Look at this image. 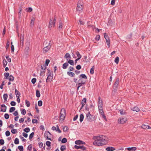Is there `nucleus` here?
Masks as SVG:
<instances>
[{"label": "nucleus", "mask_w": 151, "mask_h": 151, "mask_svg": "<svg viewBox=\"0 0 151 151\" xmlns=\"http://www.w3.org/2000/svg\"><path fill=\"white\" fill-rule=\"evenodd\" d=\"M132 110L134 111H135L137 112H139L140 111L139 108L137 106L134 107L132 109Z\"/></svg>", "instance_id": "obj_26"}, {"label": "nucleus", "mask_w": 151, "mask_h": 151, "mask_svg": "<svg viewBox=\"0 0 151 151\" xmlns=\"http://www.w3.org/2000/svg\"><path fill=\"white\" fill-rule=\"evenodd\" d=\"M8 96L7 93H4L3 95V98L5 101L4 102L6 101Z\"/></svg>", "instance_id": "obj_29"}, {"label": "nucleus", "mask_w": 151, "mask_h": 151, "mask_svg": "<svg viewBox=\"0 0 151 151\" xmlns=\"http://www.w3.org/2000/svg\"><path fill=\"white\" fill-rule=\"evenodd\" d=\"M6 58L8 61L9 63H11V59L9 57V56L8 55H6Z\"/></svg>", "instance_id": "obj_37"}, {"label": "nucleus", "mask_w": 151, "mask_h": 151, "mask_svg": "<svg viewBox=\"0 0 151 151\" xmlns=\"http://www.w3.org/2000/svg\"><path fill=\"white\" fill-rule=\"evenodd\" d=\"M85 142L81 140H76V145H85Z\"/></svg>", "instance_id": "obj_18"}, {"label": "nucleus", "mask_w": 151, "mask_h": 151, "mask_svg": "<svg viewBox=\"0 0 151 151\" xmlns=\"http://www.w3.org/2000/svg\"><path fill=\"white\" fill-rule=\"evenodd\" d=\"M16 103L14 101H12L10 103V104L12 106H14L16 105Z\"/></svg>", "instance_id": "obj_58"}, {"label": "nucleus", "mask_w": 151, "mask_h": 151, "mask_svg": "<svg viewBox=\"0 0 151 151\" xmlns=\"http://www.w3.org/2000/svg\"><path fill=\"white\" fill-rule=\"evenodd\" d=\"M67 142V139L65 138H63L61 140V142L63 143H65Z\"/></svg>", "instance_id": "obj_49"}, {"label": "nucleus", "mask_w": 151, "mask_h": 151, "mask_svg": "<svg viewBox=\"0 0 151 151\" xmlns=\"http://www.w3.org/2000/svg\"><path fill=\"white\" fill-rule=\"evenodd\" d=\"M66 149V147L65 145H62L61 146L60 149L61 151H63L65 150Z\"/></svg>", "instance_id": "obj_39"}, {"label": "nucleus", "mask_w": 151, "mask_h": 151, "mask_svg": "<svg viewBox=\"0 0 151 151\" xmlns=\"http://www.w3.org/2000/svg\"><path fill=\"white\" fill-rule=\"evenodd\" d=\"M3 67H5L6 66L7 63V62L5 59H4L3 60Z\"/></svg>", "instance_id": "obj_32"}, {"label": "nucleus", "mask_w": 151, "mask_h": 151, "mask_svg": "<svg viewBox=\"0 0 151 151\" xmlns=\"http://www.w3.org/2000/svg\"><path fill=\"white\" fill-rule=\"evenodd\" d=\"M4 140L3 139H1L0 140V144L1 145H3L4 144Z\"/></svg>", "instance_id": "obj_61"}, {"label": "nucleus", "mask_w": 151, "mask_h": 151, "mask_svg": "<svg viewBox=\"0 0 151 151\" xmlns=\"http://www.w3.org/2000/svg\"><path fill=\"white\" fill-rule=\"evenodd\" d=\"M81 149V150H84L86 149V147L83 145H76V149Z\"/></svg>", "instance_id": "obj_16"}, {"label": "nucleus", "mask_w": 151, "mask_h": 151, "mask_svg": "<svg viewBox=\"0 0 151 151\" xmlns=\"http://www.w3.org/2000/svg\"><path fill=\"white\" fill-rule=\"evenodd\" d=\"M4 117L6 119H7L9 118V115L8 114L6 113L4 114Z\"/></svg>", "instance_id": "obj_47"}, {"label": "nucleus", "mask_w": 151, "mask_h": 151, "mask_svg": "<svg viewBox=\"0 0 151 151\" xmlns=\"http://www.w3.org/2000/svg\"><path fill=\"white\" fill-rule=\"evenodd\" d=\"M136 149V148L135 147H128L127 148V150H132L134 151Z\"/></svg>", "instance_id": "obj_33"}, {"label": "nucleus", "mask_w": 151, "mask_h": 151, "mask_svg": "<svg viewBox=\"0 0 151 151\" xmlns=\"http://www.w3.org/2000/svg\"><path fill=\"white\" fill-rule=\"evenodd\" d=\"M119 61V58L118 57H116L114 60V62L116 64H118Z\"/></svg>", "instance_id": "obj_36"}, {"label": "nucleus", "mask_w": 151, "mask_h": 151, "mask_svg": "<svg viewBox=\"0 0 151 151\" xmlns=\"http://www.w3.org/2000/svg\"><path fill=\"white\" fill-rule=\"evenodd\" d=\"M32 145L31 144H30L27 147V149L29 150V151H31L32 150Z\"/></svg>", "instance_id": "obj_45"}, {"label": "nucleus", "mask_w": 151, "mask_h": 151, "mask_svg": "<svg viewBox=\"0 0 151 151\" xmlns=\"http://www.w3.org/2000/svg\"><path fill=\"white\" fill-rule=\"evenodd\" d=\"M98 104H102V100L100 97H99L98 98Z\"/></svg>", "instance_id": "obj_51"}, {"label": "nucleus", "mask_w": 151, "mask_h": 151, "mask_svg": "<svg viewBox=\"0 0 151 151\" xmlns=\"http://www.w3.org/2000/svg\"><path fill=\"white\" fill-rule=\"evenodd\" d=\"M25 104L27 107H29L30 106V103L27 100H25Z\"/></svg>", "instance_id": "obj_42"}, {"label": "nucleus", "mask_w": 151, "mask_h": 151, "mask_svg": "<svg viewBox=\"0 0 151 151\" xmlns=\"http://www.w3.org/2000/svg\"><path fill=\"white\" fill-rule=\"evenodd\" d=\"M67 74L70 76L71 77H73L74 76L75 74L74 73L70 72L68 71L67 72Z\"/></svg>", "instance_id": "obj_21"}, {"label": "nucleus", "mask_w": 151, "mask_h": 151, "mask_svg": "<svg viewBox=\"0 0 151 151\" xmlns=\"http://www.w3.org/2000/svg\"><path fill=\"white\" fill-rule=\"evenodd\" d=\"M84 116L83 114H81L80 115L79 120L80 122H82Z\"/></svg>", "instance_id": "obj_28"}, {"label": "nucleus", "mask_w": 151, "mask_h": 151, "mask_svg": "<svg viewBox=\"0 0 151 151\" xmlns=\"http://www.w3.org/2000/svg\"><path fill=\"white\" fill-rule=\"evenodd\" d=\"M83 85V84H82V83H77V84L76 85H77L78 86V87H77V90H78V89H79V88L81 87V86Z\"/></svg>", "instance_id": "obj_60"}, {"label": "nucleus", "mask_w": 151, "mask_h": 151, "mask_svg": "<svg viewBox=\"0 0 151 151\" xmlns=\"http://www.w3.org/2000/svg\"><path fill=\"white\" fill-rule=\"evenodd\" d=\"M5 134L6 136L8 137L10 135V132L9 131H6L5 132Z\"/></svg>", "instance_id": "obj_59"}, {"label": "nucleus", "mask_w": 151, "mask_h": 151, "mask_svg": "<svg viewBox=\"0 0 151 151\" xmlns=\"http://www.w3.org/2000/svg\"><path fill=\"white\" fill-rule=\"evenodd\" d=\"M119 78L116 79L114 85V88L112 93H115L117 89L119 86Z\"/></svg>", "instance_id": "obj_7"}, {"label": "nucleus", "mask_w": 151, "mask_h": 151, "mask_svg": "<svg viewBox=\"0 0 151 151\" xmlns=\"http://www.w3.org/2000/svg\"><path fill=\"white\" fill-rule=\"evenodd\" d=\"M104 37L106 39V44L109 48L110 47V40L108 36L106 33L104 34Z\"/></svg>", "instance_id": "obj_9"}, {"label": "nucleus", "mask_w": 151, "mask_h": 151, "mask_svg": "<svg viewBox=\"0 0 151 151\" xmlns=\"http://www.w3.org/2000/svg\"><path fill=\"white\" fill-rule=\"evenodd\" d=\"M36 81V79L35 78H33L31 80V82L33 84H35Z\"/></svg>", "instance_id": "obj_52"}, {"label": "nucleus", "mask_w": 151, "mask_h": 151, "mask_svg": "<svg viewBox=\"0 0 151 151\" xmlns=\"http://www.w3.org/2000/svg\"><path fill=\"white\" fill-rule=\"evenodd\" d=\"M53 76H47V77L46 80V82H48L51 81L52 79Z\"/></svg>", "instance_id": "obj_25"}, {"label": "nucleus", "mask_w": 151, "mask_h": 151, "mask_svg": "<svg viewBox=\"0 0 151 151\" xmlns=\"http://www.w3.org/2000/svg\"><path fill=\"white\" fill-rule=\"evenodd\" d=\"M63 130L64 132H66L68 130V128L67 127L65 126L63 127Z\"/></svg>", "instance_id": "obj_54"}, {"label": "nucleus", "mask_w": 151, "mask_h": 151, "mask_svg": "<svg viewBox=\"0 0 151 151\" xmlns=\"http://www.w3.org/2000/svg\"><path fill=\"white\" fill-rule=\"evenodd\" d=\"M96 139L93 142L94 145L96 146H102L105 145L107 143V140L105 139V137L102 135L94 137Z\"/></svg>", "instance_id": "obj_1"}, {"label": "nucleus", "mask_w": 151, "mask_h": 151, "mask_svg": "<svg viewBox=\"0 0 151 151\" xmlns=\"http://www.w3.org/2000/svg\"><path fill=\"white\" fill-rule=\"evenodd\" d=\"M57 131L59 133H60L61 132V131L59 129V126L57 125Z\"/></svg>", "instance_id": "obj_63"}, {"label": "nucleus", "mask_w": 151, "mask_h": 151, "mask_svg": "<svg viewBox=\"0 0 151 151\" xmlns=\"http://www.w3.org/2000/svg\"><path fill=\"white\" fill-rule=\"evenodd\" d=\"M44 47L43 49V53H44L47 52L50 49L51 47V45L50 44V42L48 43L46 41L44 42L43 44Z\"/></svg>", "instance_id": "obj_2"}, {"label": "nucleus", "mask_w": 151, "mask_h": 151, "mask_svg": "<svg viewBox=\"0 0 151 151\" xmlns=\"http://www.w3.org/2000/svg\"><path fill=\"white\" fill-rule=\"evenodd\" d=\"M15 110V108L14 107H12L10 108L9 112L10 113H12Z\"/></svg>", "instance_id": "obj_40"}, {"label": "nucleus", "mask_w": 151, "mask_h": 151, "mask_svg": "<svg viewBox=\"0 0 151 151\" xmlns=\"http://www.w3.org/2000/svg\"><path fill=\"white\" fill-rule=\"evenodd\" d=\"M95 119V116L91 114V112L89 111L86 114V119L87 121L89 122H91L93 121Z\"/></svg>", "instance_id": "obj_4"}, {"label": "nucleus", "mask_w": 151, "mask_h": 151, "mask_svg": "<svg viewBox=\"0 0 151 151\" xmlns=\"http://www.w3.org/2000/svg\"><path fill=\"white\" fill-rule=\"evenodd\" d=\"M26 111L25 109H23L21 110V113L23 115H24L26 114Z\"/></svg>", "instance_id": "obj_48"}, {"label": "nucleus", "mask_w": 151, "mask_h": 151, "mask_svg": "<svg viewBox=\"0 0 151 151\" xmlns=\"http://www.w3.org/2000/svg\"><path fill=\"white\" fill-rule=\"evenodd\" d=\"M95 68L94 66H93L90 70V73L91 74H93L94 73V71Z\"/></svg>", "instance_id": "obj_31"}, {"label": "nucleus", "mask_w": 151, "mask_h": 151, "mask_svg": "<svg viewBox=\"0 0 151 151\" xmlns=\"http://www.w3.org/2000/svg\"><path fill=\"white\" fill-rule=\"evenodd\" d=\"M115 150V149L113 147H106V150L108 151H113Z\"/></svg>", "instance_id": "obj_19"}, {"label": "nucleus", "mask_w": 151, "mask_h": 151, "mask_svg": "<svg viewBox=\"0 0 151 151\" xmlns=\"http://www.w3.org/2000/svg\"><path fill=\"white\" fill-rule=\"evenodd\" d=\"M141 127L144 129H147L151 128V127L148 125H143L141 126Z\"/></svg>", "instance_id": "obj_22"}, {"label": "nucleus", "mask_w": 151, "mask_h": 151, "mask_svg": "<svg viewBox=\"0 0 151 151\" xmlns=\"http://www.w3.org/2000/svg\"><path fill=\"white\" fill-rule=\"evenodd\" d=\"M68 65L69 64L68 63H65L63 64L62 68L63 69H65L67 68Z\"/></svg>", "instance_id": "obj_27"}, {"label": "nucleus", "mask_w": 151, "mask_h": 151, "mask_svg": "<svg viewBox=\"0 0 151 151\" xmlns=\"http://www.w3.org/2000/svg\"><path fill=\"white\" fill-rule=\"evenodd\" d=\"M55 25V22H52V20L50 19V21L49 23V28L50 29H51L52 26L54 27Z\"/></svg>", "instance_id": "obj_12"}, {"label": "nucleus", "mask_w": 151, "mask_h": 151, "mask_svg": "<svg viewBox=\"0 0 151 151\" xmlns=\"http://www.w3.org/2000/svg\"><path fill=\"white\" fill-rule=\"evenodd\" d=\"M34 134V132H32L29 135V140H31L33 137Z\"/></svg>", "instance_id": "obj_44"}, {"label": "nucleus", "mask_w": 151, "mask_h": 151, "mask_svg": "<svg viewBox=\"0 0 151 151\" xmlns=\"http://www.w3.org/2000/svg\"><path fill=\"white\" fill-rule=\"evenodd\" d=\"M9 41H8L7 42L6 44V50H7L8 49L9 47Z\"/></svg>", "instance_id": "obj_57"}, {"label": "nucleus", "mask_w": 151, "mask_h": 151, "mask_svg": "<svg viewBox=\"0 0 151 151\" xmlns=\"http://www.w3.org/2000/svg\"><path fill=\"white\" fill-rule=\"evenodd\" d=\"M79 79L82 78L86 79H87V77L86 75L85 74H81L79 77Z\"/></svg>", "instance_id": "obj_20"}, {"label": "nucleus", "mask_w": 151, "mask_h": 151, "mask_svg": "<svg viewBox=\"0 0 151 151\" xmlns=\"http://www.w3.org/2000/svg\"><path fill=\"white\" fill-rule=\"evenodd\" d=\"M64 58L66 59L67 61L70 60L71 58L70 55L68 53H66L65 54Z\"/></svg>", "instance_id": "obj_15"}, {"label": "nucleus", "mask_w": 151, "mask_h": 151, "mask_svg": "<svg viewBox=\"0 0 151 151\" xmlns=\"http://www.w3.org/2000/svg\"><path fill=\"white\" fill-rule=\"evenodd\" d=\"M68 61V64L69 63L70 65H74V61L73 60H70Z\"/></svg>", "instance_id": "obj_34"}, {"label": "nucleus", "mask_w": 151, "mask_h": 151, "mask_svg": "<svg viewBox=\"0 0 151 151\" xmlns=\"http://www.w3.org/2000/svg\"><path fill=\"white\" fill-rule=\"evenodd\" d=\"M4 75L5 76L4 78L6 79H8V77L9 76V74L8 73H4Z\"/></svg>", "instance_id": "obj_38"}, {"label": "nucleus", "mask_w": 151, "mask_h": 151, "mask_svg": "<svg viewBox=\"0 0 151 151\" xmlns=\"http://www.w3.org/2000/svg\"><path fill=\"white\" fill-rule=\"evenodd\" d=\"M99 109H102L103 108V104H98Z\"/></svg>", "instance_id": "obj_62"}, {"label": "nucleus", "mask_w": 151, "mask_h": 151, "mask_svg": "<svg viewBox=\"0 0 151 151\" xmlns=\"http://www.w3.org/2000/svg\"><path fill=\"white\" fill-rule=\"evenodd\" d=\"M78 82V83H81L83 85H84L86 83L82 79H80Z\"/></svg>", "instance_id": "obj_30"}, {"label": "nucleus", "mask_w": 151, "mask_h": 151, "mask_svg": "<svg viewBox=\"0 0 151 151\" xmlns=\"http://www.w3.org/2000/svg\"><path fill=\"white\" fill-rule=\"evenodd\" d=\"M86 98H84L81 101V106L80 108V109H81L86 104Z\"/></svg>", "instance_id": "obj_11"}, {"label": "nucleus", "mask_w": 151, "mask_h": 151, "mask_svg": "<svg viewBox=\"0 0 151 151\" xmlns=\"http://www.w3.org/2000/svg\"><path fill=\"white\" fill-rule=\"evenodd\" d=\"M51 142L49 141H47L46 142V145L48 147L50 146Z\"/></svg>", "instance_id": "obj_64"}, {"label": "nucleus", "mask_w": 151, "mask_h": 151, "mask_svg": "<svg viewBox=\"0 0 151 151\" xmlns=\"http://www.w3.org/2000/svg\"><path fill=\"white\" fill-rule=\"evenodd\" d=\"M100 38V36L99 35H97L95 38V40L98 41L99 40Z\"/></svg>", "instance_id": "obj_56"}, {"label": "nucleus", "mask_w": 151, "mask_h": 151, "mask_svg": "<svg viewBox=\"0 0 151 151\" xmlns=\"http://www.w3.org/2000/svg\"><path fill=\"white\" fill-rule=\"evenodd\" d=\"M99 109V111L100 113V114H101V115L102 114H104V112L103 111V108L102 109Z\"/></svg>", "instance_id": "obj_53"}, {"label": "nucleus", "mask_w": 151, "mask_h": 151, "mask_svg": "<svg viewBox=\"0 0 151 151\" xmlns=\"http://www.w3.org/2000/svg\"><path fill=\"white\" fill-rule=\"evenodd\" d=\"M11 132L13 134H15L17 132V131L16 129H12Z\"/></svg>", "instance_id": "obj_50"}, {"label": "nucleus", "mask_w": 151, "mask_h": 151, "mask_svg": "<svg viewBox=\"0 0 151 151\" xmlns=\"http://www.w3.org/2000/svg\"><path fill=\"white\" fill-rule=\"evenodd\" d=\"M76 55L78 58H76V63L81 58L82 56L78 51L77 52H76Z\"/></svg>", "instance_id": "obj_17"}, {"label": "nucleus", "mask_w": 151, "mask_h": 151, "mask_svg": "<svg viewBox=\"0 0 151 151\" xmlns=\"http://www.w3.org/2000/svg\"><path fill=\"white\" fill-rule=\"evenodd\" d=\"M14 143L15 144H19V139L18 138H16L14 139Z\"/></svg>", "instance_id": "obj_41"}, {"label": "nucleus", "mask_w": 151, "mask_h": 151, "mask_svg": "<svg viewBox=\"0 0 151 151\" xmlns=\"http://www.w3.org/2000/svg\"><path fill=\"white\" fill-rule=\"evenodd\" d=\"M24 36L23 34H21L20 37V45H22V46H23V41H24Z\"/></svg>", "instance_id": "obj_14"}, {"label": "nucleus", "mask_w": 151, "mask_h": 151, "mask_svg": "<svg viewBox=\"0 0 151 151\" xmlns=\"http://www.w3.org/2000/svg\"><path fill=\"white\" fill-rule=\"evenodd\" d=\"M89 106H88V104H86L85 106V110L87 111H89L90 109H92L94 110V107L91 100L89 101Z\"/></svg>", "instance_id": "obj_5"}, {"label": "nucleus", "mask_w": 151, "mask_h": 151, "mask_svg": "<svg viewBox=\"0 0 151 151\" xmlns=\"http://www.w3.org/2000/svg\"><path fill=\"white\" fill-rule=\"evenodd\" d=\"M83 4L81 1H79L77 4V6L76 8V10L78 12V14L79 13L83 11Z\"/></svg>", "instance_id": "obj_3"}, {"label": "nucleus", "mask_w": 151, "mask_h": 151, "mask_svg": "<svg viewBox=\"0 0 151 151\" xmlns=\"http://www.w3.org/2000/svg\"><path fill=\"white\" fill-rule=\"evenodd\" d=\"M127 121L126 117H121L119 118L118 120V123L119 124H123Z\"/></svg>", "instance_id": "obj_8"}, {"label": "nucleus", "mask_w": 151, "mask_h": 151, "mask_svg": "<svg viewBox=\"0 0 151 151\" xmlns=\"http://www.w3.org/2000/svg\"><path fill=\"white\" fill-rule=\"evenodd\" d=\"M36 96L37 97H39L40 96V91L39 90L36 91Z\"/></svg>", "instance_id": "obj_35"}, {"label": "nucleus", "mask_w": 151, "mask_h": 151, "mask_svg": "<svg viewBox=\"0 0 151 151\" xmlns=\"http://www.w3.org/2000/svg\"><path fill=\"white\" fill-rule=\"evenodd\" d=\"M66 115L65 110L64 108H62L61 110V111L60 115V120H63L65 118Z\"/></svg>", "instance_id": "obj_6"}, {"label": "nucleus", "mask_w": 151, "mask_h": 151, "mask_svg": "<svg viewBox=\"0 0 151 151\" xmlns=\"http://www.w3.org/2000/svg\"><path fill=\"white\" fill-rule=\"evenodd\" d=\"M6 106L4 104H2L1 105V111L3 112L6 111Z\"/></svg>", "instance_id": "obj_13"}, {"label": "nucleus", "mask_w": 151, "mask_h": 151, "mask_svg": "<svg viewBox=\"0 0 151 151\" xmlns=\"http://www.w3.org/2000/svg\"><path fill=\"white\" fill-rule=\"evenodd\" d=\"M42 104V102L41 100H39L38 102V105L39 106H41Z\"/></svg>", "instance_id": "obj_46"}, {"label": "nucleus", "mask_w": 151, "mask_h": 151, "mask_svg": "<svg viewBox=\"0 0 151 151\" xmlns=\"http://www.w3.org/2000/svg\"><path fill=\"white\" fill-rule=\"evenodd\" d=\"M30 129L29 127H26L24 129V131L27 133L29 132L30 131Z\"/></svg>", "instance_id": "obj_43"}, {"label": "nucleus", "mask_w": 151, "mask_h": 151, "mask_svg": "<svg viewBox=\"0 0 151 151\" xmlns=\"http://www.w3.org/2000/svg\"><path fill=\"white\" fill-rule=\"evenodd\" d=\"M20 151H23V147L22 146L20 145L18 147Z\"/></svg>", "instance_id": "obj_55"}, {"label": "nucleus", "mask_w": 151, "mask_h": 151, "mask_svg": "<svg viewBox=\"0 0 151 151\" xmlns=\"http://www.w3.org/2000/svg\"><path fill=\"white\" fill-rule=\"evenodd\" d=\"M15 93L16 97H19L20 95V92L16 89H15Z\"/></svg>", "instance_id": "obj_24"}, {"label": "nucleus", "mask_w": 151, "mask_h": 151, "mask_svg": "<svg viewBox=\"0 0 151 151\" xmlns=\"http://www.w3.org/2000/svg\"><path fill=\"white\" fill-rule=\"evenodd\" d=\"M8 79L9 81H13L14 80V77L12 75H10L9 76Z\"/></svg>", "instance_id": "obj_23"}, {"label": "nucleus", "mask_w": 151, "mask_h": 151, "mask_svg": "<svg viewBox=\"0 0 151 151\" xmlns=\"http://www.w3.org/2000/svg\"><path fill=\"white\" fill-rule=\"evenodd\" d=\"M41 73L40 75L41 76H43L45 75V73L46 67L45 65H44L43 66L41 65Z\"/></svg>", "instance_id": "obj_10"}]
</instances>
